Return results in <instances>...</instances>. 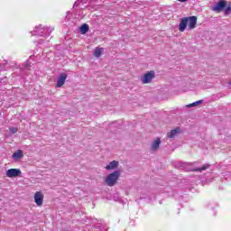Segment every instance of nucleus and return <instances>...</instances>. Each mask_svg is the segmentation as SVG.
Here are the masks:
<instances>
[{
  "instance_id": "16",
  "label": "nucleus",
  "mask_w": 231,
  "mask_h": 231,
  "mask_svg": "<svg viewBox=\"0 0 231 231\" xmlns=\"http://www.w3.org/2000/svg\"><path fill=\"white\" fill-rule=\"evenodd\" d=\"M9 131L12 134H15V133H17V131H19V129L17 127H10Z\"/></svg>"
},
{
  "instance_id": "11",
  "label": "nucleus",
  "mask_w": 231,
  "mask_h": 231,
  "mask_svg": "<svg viewBox=\"0 0 231 231\" xmlns=\"http://www.w3.org/2000/svg\"><path fill=\"white\" fill-rule=\"evenodd\" d=\"M24 154L23 153V150H18L17 152H14L12 158L14 160H21Z\"/></svg>"
},
{
  "instance_id": "5",
  "label": "nucleus",
  "mask_w": 231,
  "mask_h": 231,
  "mask_svg": "<svg viewBox=\"0 0 231 231\" xmlns=\"http://www.w3.org/2000/svg\"><path fill=\"white\" fill-rule=\"evenodd\" d=\"M156 77V74L154 73V70H150L146 72L142 79L143 84H151L152 82V79Z\"/></svg>"
},
{
  "instance_id": "13",
  "label": "nucleus",
  "mask_w": 231,
  "mask_h": 231,
  "mask_svg": "<svg viewBox=\"0 0 231 231\" xmlns=\"http://www.w3.org/2000/svg\"><path fill=\"white\" fill-rule=\"evenodd\" d=\"M88 32H89V25H88L87 23H84L83 25H81L80 32L82 33V35H86V33Z\"/></svg>"
},
{
  "instance_id": "2",
  "label": "nucleus",
  "mask_w": 231,
  "mask_h": 231,
  "mask_svg": "<svg viewBox=\"0 0 231 231\" xmlns=\"http://www.w3.org/2000/svg\"><path fill=\"white\" fill-rule=\"evenodd\" d=\"M225 15H228L231 13V5L230 3L227 4L226 0H220L215 6H213V12H217V14H219V12H223Z\"/></svg>"
},
{
  "instance_id": "3",
  "label": "nucleus",
  "mask_w": 231,
  "mask_h": 231,
  "mask_svg": "<svg viewBox=\"0 0 231 231\" xmlns=\"http://www.w3.org/2000/svg\"><path fill=\"white\" fill-rule=\"evenodd\" d=\"M118 178H120V171H116L107 175L106 179V183L108 187H115L116 185V181H118Z\"/></svg>"
},
{
  "instance_id": "1",
  "label": "nucleus",
  "mask_w": 231,
  "mask_h": 231,
  "mask_svg": "<svg viewBox=\"0 0 231 231\" xmlns=\"http://www.w3.org/2000/svg\"><path fill=\"white\" fill-rule=\"evenodd\" d=\"M187 25L189 28V30H194V28L198 26V17L189 16L182 18L179 24V31L185 32V30H187Z\"/></svg>"
},
{
  "instance_id": "10",
  "label": "nucleus",
  "mask_w": 231,
  "mask_h": 231,
  "mask_svg": "<svg viewBox=\"0 0 231 231\" xmlns=\"http://www.w3.org/2000/svg\"><path fill=\"white\" fill-rule=\"evenodd\" d=\"M160 143H162V141L160 138H156L152 144V151H157V149H160Z\"/></svg>"
},
{
  "instance_id": "9",
  "label": "nucleus",
  "mask_w": 231,
  "mask_h": 231,
  "mask_svg": "<svg viewBox=\"0 0 231 231\" xmlns=\"http://www.w3.org/2000/svg\"><path fill=\"white\" fill-rule=\"evenodd\" d=\"M106 171H113L115 169H118V162L112 161L108 165L106 166Z\"/></svg>"
},
{
  "instance_id": "17",
  "label": "nucleus",
  "mask_w": 231,
  "mask_h": 231,
  "mask_svg": "<svg viewBox=\"0 0 231 231\" xmlns=\"http://www.w3.org/2000/svg\"><path fill=\"white\" fill-rule=\"evenodd\" d=\"M180 3H185L187 0H179Z\"/></svg>"
},
{
  "instance_id": "18",
  "label": "nucleus",
  "mask_w": 231,
  "mask_h": 231,
  "mask_svg": "<svg viewBox=\"0 0 231 231\" xmlns=\"http://www.w3.org/2000/svg\"><path fill=\"white\" fill-rule=\"evenodd\" d=\"M0 223H1V218H0Z\"/></svg>"
},
{
  "instance_id": "8",
  "label": "nucleus",
  "mask_w": 231,
  "mask_h": 231,
  "mask_svg": "<svg viewBox=\"0 0 231 231\" xmlns=\"http://www.w3.org/2000/svg\"><path fill=\"white\" fill-rule=\"evenodd\" d=\"M181 133V129L180 127H177L170 132H168L167 136L168 138H174V136H178Z\"/></svg>"
},
{
  "instance_id": "4",
  "label": "nucleus",
  "mask_w": 231,
  "mask_h": 231,
  "mask_svg": "<svg viewBox=\"0 0 231 231\" xmlns=\"http://www.w3.org/2000/svg\"><path fill=\"white\" fill-rule=\"evenodd\" d=\"M23 172L20 169L12 168L6 171L5 176L7 178H19Z\"/></svg>"
},
{
  "instance_id": "6",
  "label": "nucleus",
  "mask_w": 231,
  "mask_h": 231,
  "mask_svg": "<svg viewBox=\"0 0 231 231\" xmlns=\"http://www.w3.org/2000/svg\"><path fill=\"white\" fill-rule=\"evenodd\" d=\"M34 202L37 207H42V203H44V194H42V191H36L34 193Z\"/></svg>"
},
{
  "instance_id": "12",
  "label": "nucleus",
  "mask_w": 231,
  "mask_h": 231,
  "mask_svg": "<svg viewBox=\"0 0 231 231\" xmlns=\"http://www.w3.org/2000/svg\"><path fill=\"white\" fill-rule=\"evenodd\" d=\"M210 168V164H204L202 167L199 169L191 170L192 172H202V171H207V169Z\"/></svg>"
},
{
  "instance_id": "15",
  "label": "nucleus",
  "mask_w": 231,
  "mask_h": 231,
  "mask_svg": "<svg viewBox=\"0 0 231 231\" xmlns=\"http://www.w3.org/2000/svg\"><path fill=\"white\" fill-rule=\"evenodd\" d=\"M199 104H203L202 100H199L197 102H194L192 104H189L186 106V107L190 108V107H196V106H199Z\"/></svg>"
},
{
  "instance_id": "14",
  "label": "nucleus",
  "mask_w": 231,
  "mask_h": 231,
  "mask_svg": "<svg viewBox=\"0 0 231 231\" xmlns=\"http://www.w3.org/2000/svg\"><path fill=\"white\" fill-rule=\"evenodd\" d=\"M104 53V48H96L94 51V57L97 59Z\"/></svg>"
},
{
  "instance_id": "7",
  "label": "nucleus",
  "mask_w": 231,
  "mask_h": 231,
  "mask_svg": "<svg viewBox=\"0 0 231 231\" xmlns=\"http://www.w3.org/2000/svg\"><path fill=\"white\" fill-rule=\"evenodd\" d=\"M66 79H68V74L61 73L58 78L56 88H62L63 84L66 82Z\"/></svg>"
}]
</instances>
